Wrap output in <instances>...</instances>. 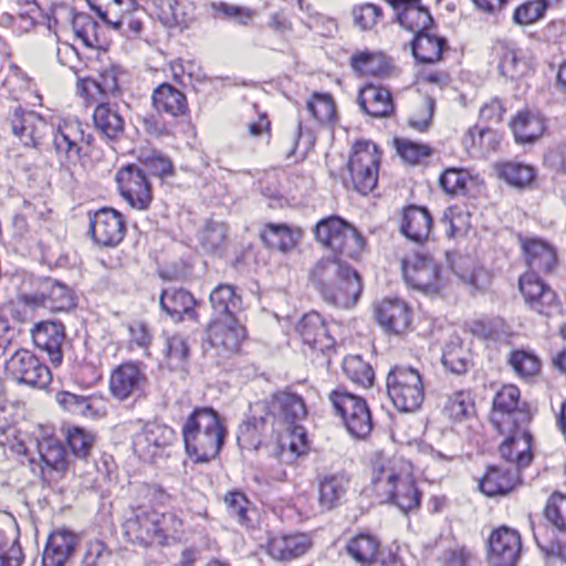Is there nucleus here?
I'll use <instances>...</instances> for the list:
<instances>
[{
    "label": "nucleus",
    "instance_id": "obj_1",
    "mask_svg": "<svg viewBox=\"0 0 566 566\" xmlns=\"http://www.w3.org/2000/svg\"><path fill=\"white\" fill-rule=\"evenodd\" d=\"M371 483L385 502L395 504L403 513L420 505L421 493L416 488L412 465L403 459L378 455L373 463Z\"/></svg>",
    "mask_w": 566,
    "mask_h": 566
},
{
    "label": "nucleus",
    "instance_id": "obj_2",
    "mask_svg": "<svg viewBox=\"0 0 566 566\" xmlns=\"http://www.w3.org/2000/svg\"><path fill=\"white\" fill-rule=\"evenodd\" d=\"M182 521L175 513H159L146 504L132 505L123 524L125 536L134 544L149 547L166 545L181 532Z\"/></svg>",
    "mask_w": 566,
    "mask_h": 566
},
{
    "label": "nucleus",
    "instance_id": "obj_3",
    "mask_svg": "<svg viewBox=\"0 0 566 566\" xmlns=\"http://www.w3.org/2000/svg\"><path fill=\"white\" fill-rule=\"evenodd\" d=\"M224 437L226 428L212 408H196L182 426L186 451L196 462L214 459L224 443Z\"/></svg>",
    "mask_w": 566,
    "mask_h": 566
},
{
    "label": "nucleus",
    "instance_id": "obj_4",
    "mask_svg": "<svg viewBox=\"0 0 566 566\" xmlns=\"http://www.w3.org/2000/svg\"><path fill=\"white\" fill-rule=\"evenodd\" d=\"M520 389L516 386H503L493 399L491 422L501 434L521 432L524 438L523 442L527 443L531 412L526 408V403L520 400Z\"/></svg>",
    "mask_w": 566,
    "mask_h": 566
},
{
    "label": "nucleus",
    "instance_id": "obj_5",
    "mask_svg": "<svg viewBox=\"0 0 566 566\" xmlns=\"http://www.w3.org/2000/svg\"><path fill=\"white\" fill-rule=\"evenodd\" d=\"M91 144V135L76 118L60 119L52 130V148L60 170L71 172L81 161L84 146Z\"/></svg>",
    "mask_w": 566,
    "mask_h": 566
},
{
    "label": "nucleus",
    "instance_id": "obj_6",
    "mask_svg": "<svg viewBox=\"0 0 566 566\" xmlns=\"http://www.w3.org/2000/svg\"><path fill=\"white\" fill-rule=\"evenodd\" d=\"M387 392L399 411L418 410L424 399V389L419 371L412 367L395 366L387 376Z\"/></svg>",
    "mask_w": 566,
    "mask_h": 566
},
{
    "label": "nucleus",
    "instance_id": "obj_7",
    "mask_svg": "<svg viewBox=\"0 0 566 566\" xmlns=\"http://www.w3.org/2000/svg\"><path fill=\"white\" fill-rule=\"evenodd\" d=\"M314 232L318 242L340 255L356 259L364 250V238L354 227L338 217L321 220Z\"/></svg>",
    "mask_w": 566,
    "mask_h": 566
},
{
    "label": "nucleus",
    "instance_id": "obj_8",
    "mask_svg": "<svg viewBox=\"0 0 566 566\" xmlns=\"http://www.w3.org/2000/svg\"><path fill=\"white\" fill-rule=\"evenodd\" d=\"M350 274V266L336 258H323L310 270V281L318 291L325 302L333 305H346L352 302L358 291L356 282L349 283L348 290L342 295H332L331 287L336 284L343 275Z\"/></svg>",
    "mask_w": 566,
    "mask_h": 566
},
{
    "label": "nucleus",
    "instance_id": "obj_9",
    "mask_svg": "<svg viewBox=\"0 0 566 566\" xmlns=\"http://www.w3.org/2000/svg\"><path fill=\"white\" fill-rule=\"evenodd\" d=\"M379 163V150L374 143L359 140L353 146L348 169L357 192L367 195L374 190L378 181Z\"/></svg>",
    "mask_w": 566,
    "mask_h": 566
},
{
    "label": "nucleus",
    "instance_id": "obj_10",
    "mask_svg": "<svg viewBox=\"0 0 566 566\" xmlns=\"http://www.w3.org/2000/svg\"><path fill=\"white\" fill-rule=\"evenodd\" d=\"M329 400L353 437L364 439L370 433L373 420L365 399L336 389L331 392Z\"/></svg>",
    "mask_w": 566,
    "mask_h": 566
},
{
    "label": "nucleus",
    "instance_id": "obj_11",
    "mask_svg": "<svg viewBox=\"0 0 566 566\" xmlns=\"http://www.w3.org/2000/svg\"><path fill=\"white\" fill-rule=\"evenodd\" d=\"M8 377L19 384L45 389L52 381L50 368L29 349H17L4 363Z\"/></svg>",
    "mask_w": 566,
    "mask_h": 566
},
{
    "label": "nucleus",
    "instance_id": "obj_12",
    "mask_svg": "<svg viewBox=\"0 0 566 566\" xmlns=\"http://www.w3.org/2000/svg\"><path fill=\"white\" fill-rule=\"evenodd\" d=\"M406 283L427 294L438 293L441 287V272L438 262L429 254L415 252L401 260Z\"/></svg>",
    "mask_w": 566,
    "mask_h": 566
},
{
    "label": "nucleus",
    "instance_id": "obj_13",
    "mask_svg": "<svg viewBox=\"0 0 566 566\" xmlns=\"http://www.w3.org/2000/svg\"><path fill=\"white\" fill-rule=\"evenodd\" d=\"M147 384L146 366L143 363L126 361L112 370L109 392L119 401L136 399L143 396Z\"/></svg>",
    "mask_w": 566,
    "mask_h": 566
},
{
    "label": "nucleus",
    "instance_id": "obj_14",
    "mask_svg": "<svg viewBox=\"0 0 566 566\" xmlns=\"http://www.w3.org/2000/svg\"><path fill=\"white\" fill-rule=\"evenodd\" d=\"M116 182L120 196L132 208L145 210L149 207L153 200L150 182L138 164H128L118 169Z\"/></svg>",
    "mask_w": 566,
    "mask_h": 566
},
{
    "label": "nucleus",
    "instance_id": "obj_15",
    "mask_svg": "<svg viewBox=\"0 0 566 566\" xmlns=\"http://www.w3.org/2000/svg\"><path fill=\"white\" fill-rule=\"evenodd\" d=\"M12 135L25 147H38L49 129L46 120L36 112L17 106L7 118Z\"/></svg>",
    "mask_w": 566,
    "mask_h": 566
},
{
    "label": "nucleus",
    "instance_id": "obj_16",
    "mask_svg": "<svg viewBox=\"0 0 566 566\" xmlns=\"http://www.w3.org/2000/svg\"><path fill=\"white\" fill-rule=\"evenodd\" d=\"M520 291L525 303L535 312L545 316L560 313L556 293L541 280L536 273L527 272L520 277Z\"/></svg>",
    "mask_w": 566,
    "mask_h": 566
},
{
    "label": "nucleus",
    "instance_id": "obj_17",
    "mask_svg": "<svg viewBox=\"0 0 566 566\" xmlns=\"http://www.w3.org/2000/svg\"><path fill=\"white\" fill-rule=\"evenodd\" d=\"M268 427L274 429L271 405L260 400L250 406L249 415L238 430V442L242 448L256 450Z\"/></svg>",
    "mask_w": 566,
    "mask_h": 566
},
{
    "label": "nucleus",
    "instance_id": "obj_18",
    "mask_svg": "<svg viewBox=\"0 0 566 566\" xmlns=\"http://www.w3.org/2000/svg\"><path fill=\"white\" fill-rule=\"evenodd\" d=\"M489 560L493 566H515L522 551L517 531L502 526L489 537Z\"/></svg>",
    "mask_w": 566,
    "mask_h": 566
},
{
    "label": "nucleus",
    "instance_id": "obj_19",
    "mask_svg": "<svg viewBox=\"0 0 566 566\" xmlns=\"http://www.w3.org/2000/svg\"><path fill=\"white\" fill-rule=\"evenodd\" d=\"M90 230L93 240L103 247H116L125 235L123 216L112 208H103L91 218Z\"/></svg>",
    "mask_w": 566,
    "mask_h": 566
},
{
    "label": "nucleus",
    "instance_id": "obj_20",
    "mask_svg": "<svg viewBox=\"0 0 566 566\" xmlns=\"http://www.w3.org/2000/svg\"><path fill=\"white\" fill-rule=\"evenodd\" d=\"M175 439L174 430L165 424L151 422L144 426L135 436L133 447L139 458L151 461L161 450L170 446Z\"/></svg>",
    "mask_w": 566,
    "mask_h": 566
},
{
    "label": "nucleus",
    "instance_id": "obj_21",
    "mask_svg": "<svg viewBox=\"0 0 566 566\" xmlns=\"http://www.w3.org/2000/svg\"><path fill=\"white\" fill-rule=\"evenodd\" d=\"M32 342L40 350L45 352L53 365H60L63 359L65 326L57 321L36 323L31 329Z\"/></svg>",
    "mask_w": 566,
    "mask_h": 566
},
{
    "label": "nucleus",
    "instance_id": "obj_22",
    "mask_svg": "<svg viewBox=\"0 0 566 566\" xmlns=\"http://www.w3.org/2000/svg\"><path fill=\"white\" fill-rule=\"evenodd\" d=\"M388 4L397 12L399 24L415 33L429 30L433 19L429 10L421 4V0H387Z\"/></svg>",
    "mask_w": 566,
    "mask_h": 566
},
{
    "label": "nucleus",
    "instance_id": "obj_23",
    "mask_svg": "<svg viewBox=\"0 0 566 566\" xmlns=\"http://www.w3.org/2000/svg\"><path fill=\"white\" fill-rule=\"evenodd\" d=\"M311 545L305 534H282L268 539L266 552L274 560L289 562L304 555Z\"/></svg>",
    "mask_w": 566,
    "mask_h": 566
},
{
    "label": "nucleus",
    "instance_id": "obj_24",
    "mask_svg": "<svg viewBox=\"0 0 566 566\" xmlns=\"http://www.w3.org/2000/svg\"><path fill=\"white\" fill-rule=\"evenodd\" d=\"M151 102L159 115L174 119L187 115L189 111L186 95L169 83H163L154 90Z\"/></svg>",
    "mask_w": 566,
    "mask_h": 566
},
{
    "label": "nucleus",
    "instance_id": "obj_25",
    "mask_svg": "<svg viewBox=\"0 0 566 566\" xmlns=\"http://www.w3.org/2000/svg\"><path fill=\"white\" fill-rule=\"evenodd\" d=\"M265 400L271 405L274 422L279 420L292 426L305 419L307 415L304 400L295 394L282 391Z\"/></svg>",
    "mask_w": 566,
    "mask_h": 566
},
{
    "label": "nucleus",
    "instance_id": "obj_26",
    "mask_svg": "<svg viewBox=\"0 0 566 566\" xmlns=\"http://www.w3.org/2000/svg\"><path fill=\"white\" fill-rule=\"evenodd\" d=\"M76 546V536L67 530L53 532L45 545L42 565L65 566L72 557Z\"/></svg>",
    "mask_w": 566,
    "mask_h": 566
},
{
    "label": "nucleus",
    "instance_id": "obj_27",
    "mask_svg": "<svg viewBox=\"0 0 566 566\" xmlns=\"http://www.w3.org/2000/svg\"><path fill=\"white\" fill-rule=\"evenodd\" d=\"M296 329L303 343L317 350L324 352L332 348L335 344L324 319L316 312L305 314L298 322Z\"/></svg>",
    "mask_w": 566,
    "mask_h": 566
},
{
    "label": "nucleus",
    "instance_id": "obj_28",
    "mask_svg": "<svg viewBox=\"0 0 566 566\" xmlns=\"http://www.w3.org/2000/svg\"><path fill=\"white\" fill-rule=\"evenodd\" d=\"M377 322L388 332L403 333L410 324V310L400 300H385L376 308Z\"/></svg>",
    "mask_w": 566,
    "mask_h": 566
},
{
    "label": "nucleus",
    "instance_id": "obj_29",
    "mask_svg": "<svg viewBox=\"0 0 566 566\" xmlns=\"http://www.w3.org/2000/svg\"><path fill=\"white\" fill-rule=\"evenodd\" d=\"M349 484L348 475L343 472L325 473L318 478V502L323 510L338 506Z\"/></svg>",
    "mask_w": 566,
    "mask_h": 566
},
{
    "label": "nucleus",
    "instance_id": "obj_30",
    "mask_svg": "<svg viewBox=\"0 0 566 566\" xmlns=\"http://www.w3.org/2000/svg\"><path fill=\"white\" fill-rule=\"evenodd\" d=\"M432 228V218L426 208L409 206L403 210L400 230L401 233L415 242L428 239Z\"/></svg>",
    "mask_w": 566,
    "mask_h": 566
},
{
    "label": "nucleus",
    "instance_id": "obj_31",
    "mask_svg": "<svg viewBox=\"0 0 566 566\" xmlns=\"http://www.w3.org/2000/svg\"><path fill=\"white\" fill-rule=\"evenodd\" d=\"M208 335L212 346L221 347L227 352H237L245 336V331L235 317H230L211 325Z\"/></svg>",
    "mask_w": 566,
    "mask_h": 566
},
{
    "label": "nucleus",
    "instance_id": "obj_32",
    "mask_svg": "<svg viewBox=\"0 0 566 566\" xmlns=\"http://www.w3.org/2000/svg\"><path fill=\"white\" fill-rule=\"evenodd\" d=\"M93 122L98 133L108 139H118L124 134L125 120L117 104H98L93 114Z\"/></svg>",
    "mask_w": 566,
    "mask_h": 566
},
{
    "label": "nucleus",
    "instance_id": "obj_33",
    "mask_svg": "<svg viewBox=\"0 0 566 566\" xmlns=\"http://www.w3.org/2000/svg\"><path fill=\"white\" fill-rule=\"evenodd\" d=\"M518 482L516 470L512 468L489 467L480 480V490L488 496L511 492Z\"/></svg>",
    "mask_w": 566,
    "mask_h": 566
},
{
    "label": "nucleus",
    "instance_id": "obj_34",
    "mask_svg": "<svg viewBox=\"0 0 566 566\" xmlns=\"http://www.w3.org/2000/svg\"><path fill=\"white\" fill-rule=\"evenodd\" d=\"M39 298L40 305L52 312H66L75 306L71 289L53 280L42 283Z\"/></svg>",
    "mask_w": 566,
    "mask_h": 566
},
{
    "label": "nucleus",
    "instance_id": "obj_35",
    "mask_svg": "<svg viewBox=\"0 0 566 566\" xmlns=\"http://www.w3.org/2000/svg\"><path fill=\"white\" fill-rule=\"evenodd\" d=\"M358 104L371 117H386L394 111L390 92L374 85H366L360 90Z\"/></svg>",
    "mask_w": 566,
    "mask_h": 566
},
{
    "label": "nucleus",
    "instance_id": "obj_36",
    "mask_svg": "<svg viewBox=\"0 0 566 566\" xmlns=\"http://www.w3.org/2000/svg\"><path fill=\"white\" fill-rule=\"evenodd\" d=\"M522 249L531 272L548 273L556 264V253L546 242L538 239H525Z\"/></svg>",
    "mask_w": 566,
    "mask_h": 566
},
{
    "label": "nucleus",
    "instance_id": "obj_37",
    "mask_svg": "<svg viewBox=\"0 0 566 566\" xmlns=\"http://www.w3.org/2000/svg\"><path fill=\"white\" fill-rule=\"evenodd\" d=\"M447 48V41L444 38L430 34L427 31L415 34L411 42V51L413 57L423 64H432L438 62L442 52Z\"/></svg>",
    "mask_w": 566,
    "mask_h": 566
},
{
    "label": "nucleus",
    "instance_id": "obj_38",
    "mask_svg": "<svg viewBox=\"0 0 566 566\" xmlns=\"http://www.w3.org/2000/svg\"><path fill=\"white\" fill-rule=\"evenodd\" d=\"M159 304L161 310L175 321H181L184 314L190 316L195 314L196 300L191 293L184 289L164 290Z\"/></svg>",
    "mask_w": 566,
    "mask_h": 566
},
{
    "label": "nucleus",
    "instance_id": "obj_39",
    "mask_svg": "<svg viewBox=\"0 0 566 566\" xmlns=\"http://www.w3.org/2000/svg\"><path fill=\"white\" fill-rule=\"evenodd\" d=\"M515 140L520 144L533 143L544 132V123L541 116L531 111H521L511 122Z\"/></svg>",
    "mask_w": 566,
    "mask_h": 566
},
{
    "label": "nucleus",
    "instance_id": "obj_40",
    "mask_svg": "<svg viewBox=\"0 0 566 566\" xmlns=\"http://www.w3.org/2000/svg\"><path fill=\"white\" fill-rule=\"evenodd\" d=\"M463 144L472 157H483L497 148L500 136L493 129L473 127L465 134Z\"/></svg>",
    "mask_w": 566,
    "mask_h": 566
},
{
    "label": "nucleus",
    "instance_id": "obj_41",
    "mask_svg": "<svg viewBox=\"0 0 566 566\" xmlns=\"http://www.w3.org/2000/svg\"><path fill=\"white\" fill-rule=\"evenodd\" d=\"M350 65L360 75L385 76L390 71V61L381 52L360 51L350 56Z\"/></svg>",
    "mask_w": 566,
    "mask_h": 566
},
{
    "label": "nucleus",
    "instance_id": "obj_42",
    "mask_svg": "<svg viewBox=\"0 0 566 566\" xmlns=\"http://www.w3.org/2000/svg\"><path fill=\"white\" fill-rule=\"evenodd\" d=\"M506 436V440L500 447L502 458L506 459L509 462H515L516 468L514 470L516 471L526 468L532 461V436L530 434L527 443L523 442L524 438L521 432H512Z\"/></svg>",
    "mask_w": 566,
    "mask_h": 566
},
{
    "label": "nucleus",
    "instance_id": "obj_43",
    "mask_svg": "<svg viewBox=\"0 0 566 566\" xmlns=\"http://www.w3.org/2000/svg\"><path fill=\"white\" fill-rule=\"evenodd\" d=\"M494 169L499 178L516 188L527 187L535 179V169L520 161H500L495 164Z\"/></svg>",
    "mask_w": 566,
    "mask_h": 566
},
{
    "label": "nucleus",
    "instance_id": "obj_44",
    "mask_svg": "<svg viewBox=\"0 0 566 566\" xmlns=\"http://www.w3.org/2000/svg\"><path fill=\"white\" fill-rule=\"evenodd\" d=\"M210 303L214 314L221 318L234 317L241 307V298L234 287L229 284H220L210 293Z\"/></svg>",
    "mask_w": 566,
    "mask_h": 566
},
{
    "label": "nucleus",
    "instance_id": "obj_45",
    "mask_svg": "<svg viewBox=\"0 0 566 566\" xmlns=\"http://www.w3.org/2000/svg\"><path fill=\"white\" fill-rule=\"evenodd\" d=\"M38 451L41 458L42 470L63 472L66 469V452L63 443L53 437H45L38 441Z\"/></svg>",
    "mask_w": 566,
    "mask_h": 566
},
{
    "label": "nucleus",
    "instance_id": "obj_46",
    "mask_svg": "<svg viewBox=\"0 0 566 566\" xmlns=\"http://www.w3.org/2000/svg\"><path fill=\"white\" fill-rule=\"evenodd\" d=\"M379 549L378 539L370 534H358L348 541L346 545L347 554L361 565L371 564Z\"/></svg>",
    "mask_w": 566,
    "mask_h": 566
},
{
    "label": "nucleus",
    "instance_id": "obj_47",
    "mask_svg": "<svg viewBox=\"0 0 566 566\" xmlns=\"http://www.w3.org/2000/svg\"><path fill=\"white\" fill-rule=\"evenodd\" d=\"M138 165L150 175L160 178L172 176L174 166L171 160L161 151L155 149L143 150L138 156Z\"/></svg>",
    "mask_w": 566,
    "mask_h": 566
},
{
    "label": "nucleus",
    "instance_id": "obj_48",
    "mask_svg": "<svg viewBox=\"0 0 566 566\" xmlns=\"http://www.w3.org/2000/svg\"><path fill=\"white\" fill-rule=\"evenodd\" d=\"M261 238L270 247L283 252L292 250L297 241L295 233L285 224H268Z\"/></svg>",
    "mask_w": 566,
    "mask_h": 566
},
{
    "label": "nucleus",
    "instance_id": "obj_49",
    "mask_svg": "<svg viewBox=\"0 0 566 566\" xmlns=\"http://www.w3.org/2000/svg\"><path fill=\"white\" fill-rule=\"evenodd\" d=\"M343 371L353 381L363 387H369L374 381L371 366L358 355L346 356L343 360Z\"/></svg>",
    "mask_w": 566,
    "mask_h": 566
},
{
    "label": "nucleus",
    "instance_id": "obj_50",
    "mask_svg": "<svg viewBox=\"0 0 566 566\" xmlns=\"http://www.w3.org/2000/svg\"><path fill=\"white\" fill-rule=\"evenodd\" d=\"M350 13L354 25L364 32L374 30L384 17L381 7L371 2L354 6Z\"/></svg>",
    "mask_w": 566,
    "mask_h": 566
},
{
    "label": "nucleus",
    "instance_id": "obj_51",
    "mask_svg": "<svg viewBox=\"0 0 566 566\" xmlns=\"http://www.w3.org/2000/svg\"><path fill=\"white\" fill-rule=\"evenodd\" d=\"M306 108L319 124H333L336 119V107L331 95L314 94L307 102Z\"/></svg>",
    "mask_w": 566,
    "mask_h": 566
},
{
    "label": "nucleus",
    "instance_id": "obj_52",
    "mask_svg": "<svg viewBox=\"0 0 566 566\" xmlns=\"http://www.w3.org/2000/svg\"><path fill=\"white\" fill-rule=\"evenodd\" d=\"M165 354L171 369H184L189 357L186 338L179 334L167 337Z\"/></svg>",
    "mask_w": 566,
    "mask_h": 566
},
{
    "label": "nucleus",
    "instance_id": "obj_53",
    "mask_svg": "<svg viewBox=\"0 0 566 566\" xmlns=\"http://www.w3.org/2000/svg\"><path fill=\"white\" fill-rule=\"evenodd\" d=\"M394 144L399 156L410 165L422 164L431 156V148L424 144L407 138H395Z\"/></svg>",
    "mask_w": 566,
    "mask_h": 566
},
{
    "label": "nucleus",
    "instance_id": "obj_54",
    "mask_svg": "<svg viewBox=\"0 0 566 566\" xmlns=\"http://www.w3.org/2000/svg\"><path fill=\"white\" fill-rule=\"evenodd\" d=\"M442 223L448 227L446 232L449 238L462 237L471 228L470 213L463 208H449L443 213Z\"/></svg>",
    "mask_w": 566,
    "mask_h": 566
},
{
    "label": "nucleus",
    "instance_id": "obj_55",
    "mask_svg": "<svg viewBox=\"0 0 566 566\" xmlns=\"http://www.w3.org/2000/svg\"><path fill=\"white\" fill-rule=\"evenodd\" d=\"M227 232L228 229L223 222L209 221L200 231L199 240L206 251L216 253L223 247Z\"/></svg>",
    "mask_w": 566,
    "mask_h": 566
},
{
    "label": "nucleus",
    "instance_id": "obj_56",
    "mask_svg": "<svg viewBox=\"0 0 566 566\" xmlns=\"http://www.w3.org/2000/svg\"><path fill=\"white\" fill-rule=\"evenodd\" d=\"M66 439L71 451L80 459H86L95 443V436L80 427L70 428Z\"/></svg>",
    "mask_w": 566,
    "mask_h": 566
},
{
    "label": "nucleus",
    "instance_id": "obj_57",
    "mask_svg": "<svg viewBox=\"0 0 566 566\" xmlns=\"http://www.w3.org/2000/svg\"><path fill=\"white\" fill-rule=\"evenodd\" d=\"M72 28L76 38H78L85 46L95 48L98 45V24L90 15L84 13L75 14L73 17Z\"/></svg>",
    "mask_w": 566,
    "mask_h": 566
},
{
    "label": "nucleus",
    "instance_id": "obj_58",
    "mask_svg": "<svg viewBox=\"0 0 566 566\" xmlns=\"http://www.w3.org/2000/svg\"><path fill=\"white\" fill-rule=\"evenodd\" d=\"M545 518L555 528L566 532V496L562 493H553L545 506Z\"/></svg>",
    "mask_w": 566,
    "mask_h": 566
},
{
    "label": "nucleus",
    "instance_id": "obj_59",
    "mask_svg": "<svg viewBox=\"0 0 566 566\" xmlns=\"http://www.w3.org/2000/svg\"><path fill=\"white\" fill-rule=\"evenodd\" d=\"M443 412L454 421L468 418L473 412V402L469 394L459 391L450 396L443 407Z\"/></svg>",
    "mask_w": 566,
    "mask_h": 566
},
{
    "label": "nucleus",
    "instance_id": "obj_60",
    "mask_svg": "<svg viewBox=\"0 0 566 566\" xmlns=\"http://www.w3.org/2000/svg\"><path fill=\"white\" fill-rule=\"evenodd\" d=\"M525 65L517 56L515 50L502 44L500 46V73L510 80L520 77L524 72Z\"/></svg>",
    "mask_w": 566,
    "mask_h": 566
},
{
    "label": "nucleus",
    "instance_id": "obj_61",
    "mask_svg": "<svg viewBox=\"0 0 566 566\" xmlns=\"http://www.w3.org/2000/svg\"><path fill=\"white\" fill-rule=\"evenodd\" d=\"M510 365L521 377H532L539 370V359L532 353L515 350L511 354Z\"/></svg>",
    "mask_w": 566,
    "mask_h": 566
},
{
    "label": "nucleus",
    "instance_id": "obj_62",
    "mask_svg": "<svg viewBox=\"0 0 566 566\" xmlns=\"http://www.w3.org/2000/svg\"><path fill=\"white\" fill-rule=\"evenodd\" d=\"M157 9V15L163 25L172 29L186 23L184 17L179 13L178 0H154Z\"/></svg>",
    "mask_w": 566,
    "mask_h": 566
},
{
    "label": "nucleus",
    "instance_id": "obj_63",
    "mask_svg": "<svg viewBox=\"0 0 566 566\" xmlns=\"http://www.w3.org/2000/svg\"><path fill=\"white\" fill-rule=\"evenodd\" d=\"M441 361L446 368L457 375L464 374L468 368L464 349L455 343L447 345Z\"/></svg>",
    "mask_w": 566,
    "mask_h": 566
},
{
    "label": "nucleus",
    "instance_id": "obj_64",
    "mask_svg": "<svg viewBox=\"0 0 566 566\" xmlns=\"http://www.w3.org/2000/svg\"><path fill=\"white\" fill-rule=\"evenodd\" d=\"M473 560V553L462 545L446 548L439 557L441 566H472Z\"/></svg>",
    "mask_w": 566,
    "mask_h": 566
}]
</instances>
